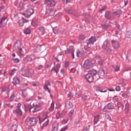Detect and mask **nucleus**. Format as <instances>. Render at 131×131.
Here are the masks:
<instances>
[{
  "instance_id": "nucleus-1",
  "label": "nucleus",
  "mask_w": 131,
  "mask_h": 131,
  "mask_svg": "<svg viewBox=\"0 0 131 131\" xmlns=\"http://www.w3.org/2000/svg\"><path fill=\"white\" fill-rule=\"evenodd\" d=\"M122 14V11L121 10H117L116 12L112 13L110 11H107L105 13V18L108 19V20H111L113 18V16H116L117 17H120Z\"/></svg>"
},
{
  "instance_id": "nucleus-44",
  "label": "nucleus",
  "mask_w": 131,
  "mask_h": 131,
  "mask_svg": "<svg viewBox=\"0 0 131 131\" xmlns=\"http://www.w3.org/2000/svg\"><path fill=\"white\" fill-rule=\"evenodd\" d=\"M32 85L33 86H39V83L38 82H33Z\"/></svg>"
},
{
  "instance_id": "nucleus-17",
  "label": "nucleus",
  "mask_w": 131,
  "mask_h": 131,
  "mask_svg": "<svg viewBox=\"0 0 131 131\" xmlns=\"http://www.w3.org/2000/svg\"><path fill=\"white\" fill-rule=\"evenodd\" d=\"M85 78L89 82H93L94 81V77L92 75H89L88 76V74L86 75Z\"/></svg>"
},
{
  "instance_id": "nucleus-42",
  "label": "nucleus",
  "mask_w": 131,
  "mask_h": 131,
  "mask_svg": "<svg viewBox=\"0 0 131 131\" xmlns=\"http://www.w3.org/2000/svg\"><path fill=\"white\" fill-rule=\"evenodd\" d=\"M82 95L80 92H76L75 96L76 98H80Z\"/></svg>"
},
{
  "instance_id": "nucleus-61",
  "label": "nucleus",
  "mask_w": 131,
  "mask_h": 131,
  "mask_svg": "<svg viewBox=\"0 0 131 131\" xmlns=\"http://www.w3.org/2000/svg\"><path fill=\"white\" fill-rule=\"evenodd\" d=\"M67 104L69 105V108H71V107H72V103H71V102H70V101H68V102H67Z\"/></svg>"
},
{
  "instance_id": "nucleus-36",
  "label": "nucleus",
  "mask_w": 131,
  "mask_h": 131,
  "mask_svg": "<svg viewBox=\"0 0 131 131\" xmlns=\"http://www.w3.org/2000/svg\"><path fill=\"white\" fill-rule=\"evenodd\" d=\"M73 113H74V109H72L69 113V115L71 118V120H72V115L73 114Z\"/></svg>"
},
{
  "instance_id": "nucleus-30",
  "label": "nucleus",
  "mask_w": 131,
  "mask_h": 131,
  "mask_svg": "<svg viewBox=\"0 0 131 131\" xmlns=\"http://www.w3.org/2000/svg\"><path fill=\"white\" fill-rule=\"evenodd\" d=\"M17 8H20L19 9L20 11H21V10H24V7L23 6V3H20L18 4H17Z\"/></svg>"
},
{
  "instance_id": "nucleus-43",
  "label": "nucleus",
  "mask_w": 131,
  "mask_h": 131,
  "mask_svg": "<svg viewBox=\"0 0 131 131\" xmlns=\"http://www.w3.org/2000/svg\"><path fill=\"white\" fill-rule=\"evenodd\" d=\"M23 95L24 97H26V96L28 95V93H27V91H26V90H23Z\"/></svg>"
},
{
  "instance_id": "nucleus-25",
  "label": "nucleus",
  "mask_w": 131,
  "mask_h": 131,
  "mask_svg": "<svg viewBox=\"0 0 131 131\" xmlns=\"http://www.w3.org/2000/svg\"><path fill=\"white\" fill-rule=\"evenodd\" d=\"M12 83H14V84H15V83H16V84H19V83H20V81L19 80V79L17 76H15L13 78V82H12Z\"/></svg>"
},
{
  "instance_id": "nucleus-7",
  "label": "nucleus",
  "mask_w": 131,
  "mask_h": 131,
  "mask_svg": "<svg viewBox=\"0 0 131 131\" xmlns=\"http://www.w3.org/2000/svg\"><path fill=\"white\" fill-rule=\"evenodd\" d=\"M83 67L84 69H90L92 67V63L89 60H85Z\"/></svg>"
},
{
  "instance_id": "nucleus-33",
  "label": "nucleus",
  "mask_w": 131,
  "mask_h": 131,
  "mask_svg": "<svg viewBox=\"0 0 131 131\" xmlns=\"http://www.w3.org/2000/svg\"><path fill=\"white\" fill-rule=\"evenodd\" d=\"M4 106L5 107V108H10V109H13V108H14V106L11 105V104H10V103L5 104L4 105Z\"/></svg>"
},
{
  "instance_id": "nucleus-29",
  "label": "nucleus",
  "mask_w": 131,
  "mask_h": 131,
  "mask_svg": "<svg viewBox=\"0 0 131 131\" xmlns=\"http://www.w3.org/2000/svg\"><path fill=\"white\" fill-rule=\"evenodd\" d=\"M16 113L18 114V115H20V116H22L23 115V113L22 112V111L20 108H17L15 110Z\"/></svg>"
},
{
  "instance_id": "nucleus-13",
  "label": "nucleus",
  "mask_w": 131,
  "mask_h": 131,
  "mask_svg": "<svg viewBox=\"0 0 131 131\" xmlns=\"http://www.w3.org/2000/svg\"><path fill=\"white\" fill-rule=\"evenodd\" d=\"M48 118V113L45 112L43 113L42 114V117L39 118V120L40 122H42L43 121H45L46 119Z\"/></svg>"
},
{
  "instance_id": "nucleus-6",
  "label": "nucleus",
  "mask_w": 131,
  "mask_h": 131,
  "mask_svg": "<svg viewBox=\"0 0 131 131\" xmlns=\"http://www.w3.org/2000/svg\"><path fill=\"white\" fill-rule=\"evenodd\" d=\"M34 13V11L33 9L30 8L28 10L26 11V13H23L24 16L26 17V18H29V17L32 15Z\"/></svg>"
},
{
  "instance_id": "nucleus-51",
  "label": "nucleus",
  "mask_w": 131,
  "mask_h": 131,
  "mask_svg": "<svg viewBox=\"0 0 131 131\" xmlns=\"http://www.w3.org/2000/svg\"><path fill=\"white\" fill-rule=\"evenodd\" d=\"M56 117L57 119H59L60 117H61V114L59 112H58L56 115Z\"/></svg>"
},
{
  "instance_id": "nucleus-18",
  "label": "nucleus",
  "mask_w": 131,
  "mask_h": 131,
  "mask_svg": "<svg viewBox=\"0 0 131 131\" xmlns=\"http://www.w3.org/2000/svg\"><path fill=\"white\" fill-rule=\"evenodd\" d=\"M69 53H74V48L73 46H70L69 48L67 49V50L65 51L66 54H69Z\"/></svg>"
},
{
  "instance_id": "nucleus-46",
  "label": "nucleus",
  "mask_w": 131,
  "mask_h": 131,
  "mask_svg": "<svg viewBox=\"0 0 131 131\" xmlns=\"http://www.w3.org/2000/svg\"><path fill=\"white\" fill-rule=\"evenodd\" d=\"M12 61H13V62H14V63H19V62H20V59H19L18 58H12Z\"/></svg>"
},
{
  "instance_id": "nucleus-54",
  "label": "nucleus",
  "mask_w": 131,
  "mask_h": 131,
  "mask_svg": "<svg viewBox=\"0 0 131 131\" xmlns=\"http://www.w3.org/2000/svg\"><path fill=\"white\" fill-rule=\"evenodd\" d=\"M66 12L67 13V14H71L72 13V10L71 9H66Z\"/></svg>"
},
{
  "instance_id": "nucleus-40",
  "label": "nucleus",
  "mask_w": 131,
  "mask_h": 131,
  "mask_svg": "<svg viewBox=\"0 0 131 131\" xmlns=\"http://www.w3.org/2000/svg\"><path fill=\"white\" fill-rule=\"evenodd\" d=\"M113 68L115 69V71H119L120 68L117 65H113Z\"/></svg>"
},
{
  "instance_id": "nucleus-37",
  "label": "nucleus",
  "mask_w": 131,
  "mask_h": 131,
  "mask_svg": "<svg viewBox=\"0 0 131 131\" xmlns=\"http://www.w3.org/2000/svg\"><path fill=\"white\" fill-rule=\"evenodd\" d=\"M38 30H39L40 32H41V33H45L46 31V30L43 27H39Z\"/></svg>"
},
{
  "instance_id": "nucleus-26",
  "label": "nucleus",
  "mask_w": 131,
  "mask_h": 131,
  "mask_svg": "<svg viewBox=\"0 0 131 131\" xmlns=\"http://www.w3.org/2000/svg\"><path fill=\"white\" fill-rule=\"evenodd\" d=\"M53 30L54 34H58V33H60V32H61V30L57 27L54 28Z\"/></svg>"
},
{
  "instance_id": "nucleus-27",
  "label": "nucleus",
  "mask_w": 131,
  "mask_h": 131,
  "mask_svg": "<svg viewBox=\"0 0 131 131\" xmlns=\"http://www.w3.org/2000/svg\"><path fill=\"white\" fill-rule=\"evenodd\" d=\"M98 74L100 77H104V75H105V72L103 70H100L98 72Z\"/></svg>"
},
{
  "instance_id": "nucleus-12",
  "label": "nucleus",
  "mask_w": 131,
  "mask_h": 131,
  "mask_svg": "<svg viewBox=\"0 0 131 131\" xmlns=\"http://www.w3.org/2000/svg\"><path fill=\"white\" fill-rule=\"evenodd\" d=\"M20 48H21V42H16L13 46V51H17V50H19L20 49Z\"/></svg>"
},
{
  "instance_id": "nucleus-3",
  "label": "nucleus",
  "mask_w": 131,
  "mask_h": 131,
  "mask_svg": "<svg viewBox=\"0 0 131 131\" xmlns=\"http://www.w3.org/2000/svg\"><path fill=\"white\" fill-rule=\"evenodd\" d=\"M110 47H111L110 42H109L108 40H106L103 42L102 48L103 50L107 52V53H111L112 50L111 49H110Z\"/></svg>"
},
{
  "instance_id": "nucleus-64",
  "label": "nucleus",
  "mask_w": 131,
  "mask_h": 131,
  "mask_svg": "<svg viewBox=\"0 0 131 131\" xmlns=\"http://www.w3.org/2000/svg\"><path fill=\"white\" fill-rule=\"evenodd\" d=\"M116 92H120V87L119 86H117L116 87Z\"/></svg>"
},
{
  "instance_id": "nucleus-31",
  "label": "nucleus",
  "mask_w": 131,
  "mask_h": 131,
  "mask_svg": "<svg viewBox=\"0 0 131 131\" xmlns=\"http://www.w3.org/2000/svg\"><path fill=\"white\" fill-rule=\"evenodd\" d=\"M29 111L30 112H32V113H35V112H37L33 105V106L29 108Z\"/></svg>"
},
{
  "instance_id": "nucleus-55",
  "label": "nucleus",
  "mask_w": 131,
  "mask_h": 131,
  "mask_svg": "<svg viewBox=\"0 0 131 131\" xmlns=\"http://www.w3.org/2000/svg\"><path fill=\"white\" fill-rule=\"evenodd\" d=\"M79 122H80V121L79 120V118H77V119H76V120L75 121V124H78V123H79Z\"/></svg>"
},
{
  "instance_id": "nucleus-11",
  "label": "nucleus",
  "mask_w": 131,
  "mask_h": 131,
  "mask_svg": "<svg viewBox=\"0 0 131 131\" xmlns=\"http://www.w3.org/2000/svg\"><path fill=\"white\" fill-rule=\"evenodd\" d=\"M89 43H86L87 47H89L90 45H94V43L96 41L97 38L95 36H92L90 38H89Z\"/></svg>"
},
{
  "instance_id": "nucleus-45",
  "label": "nucleus",
  "mask_w": 131,
  "mask_h": 131,
  "mask_svg": "<svg viewBox=\"0 0 131 131\" xmlns=\"http://www.w3.org/2000/svg\"><path fill=\"white\" fill-rule=\"evenodd\" d=\"M118 108H121V110L123 109V105L120 102H118Z\"/></svg>"
},
{
  "instance_id": "nucleus-62",
  "label": "nucleus",
  "mask_w": 131,
  "mask_h": 131,
  "mask_svg": "<svg viewBox=\"0 0 131 131\" xmlns=\"http://www.w3.org/2000/svg\"><path fill=\"white\" fill-rule=\"evenodd\" d=\"M113 100L114 102H117V101H118V98H117V96H115L114 97Z\"/></svg>"
},
{
  "instance_id": "nucleus-2",
  "label": "nucleus",
  "mask_w": 131,
  "mask_h": 131,
  "mask_svg": "<svg viewBox=\"0 0 131 131\" xmlns=\"http://www.w3.org/2000/svg\"><path fill=\"white\" fill-rule=\"evenodd\" d=\"M38 119L36 118H30L28 117L26 119V123L28 126H33L37 123Z\"/></svg>"
},
{
  "instance_id": "nucleus-34",
  "label": "nucleus",
  "mask_w": 131,
  "mask_h": 131,
  "mask_svg": "<svg viewBox=\"0 0 131 131\" xmlns=\"http://www.w3.org/2000/svg\"><path fill=\"white\" fill-rule=\"evenodd\" d=\"M99 121V115L94 117V124H96Z\"/></svg>"
},
{
  "instance_id": "nucleus-9",
  "label": "nucleus",
  "mask_w": 131,
  "mask_h": 131,
  "mask_svg": "<svg viewBox=\"0 0 131 131\" xmlns=\"http://www.w3.org/2000/svg\"><path fill=\"white\" fill-rule=\"evenodd\" d=\"M45 4L50 7H55V6H56V2H55L54 0H46L45 1Z\"/></svg>"
},
{
  "instance_id": "nucleus-28",
  "label": "nucleus",
  "mask_w": 131,
  "mask_h": 131,
  "mask_svg": "<svg viewBox=\"0 0 131 131\" xmlns=\"http://www.w3.org/2000/svg\"><path fill=\"white\" fill-rule=\"evenodd\" d=\"M47 12L48 13L49 16H54L55 14V11L53 9H49V11H47Z\"/></svg>"
},
{
  "instance_id": "nucleus-8",
  "label": "nucleus",
  "mask_w": 131,
  "mask_h": 131,
  "mask_svg": "<svg viewBox=\"0 0 131 131\" xmlns=\"http://www.w3.org/2000/svg\"><path fill=\"white\" fill-rule=\"evenodd\" d=\"M49 86H51V83H50L49 81H47L45 82L43 86V90L45 92H48L49 94H51V91L49 89Z\"/></svg>"
},
{
  "instance_id": "nucleus-60",
  "label": "nucleus",
  "mask_w": 131,
  "mask_h": 131,
  "mask_svg": "<svg viewBox=\"0 0 131 131\" xmlns=\"http://www.w3.org/2000/svg\"><path fill=\"white\" fill-rule=\"evenodd\" d=\"M69 120V119H64L62 121V123H63L64 124H66V123H67L68 122Z\"/></svg>"
},
{
  "instance_id": "nucleus-14",
  "label": "nucleus",
  "mask_w": 131,
  "mask_h": 131,
  "mask_svg": "<svg viewBox=\"0 0 131 131\" xmlns=\"http://www.w3.org/2000/svg\"><path fill=\"white\" fill-rule=\"evenodd\" d=\"M112 43L115 49L119 48V42L117 40H112Z\"/></svg>"
},
{
  "instance_id": "nucleus-52",
  "label": "nucleus",
  "mask_w": 131,
  "mask_h": 131,
  "mask_svg": "<svg viewBox=\"0 0 131 131\" xmlns=\"http://www.w3.org/2000/svg\"><path fill=\"white\" fill-rule=\"evenodd\" d=\"M15 71H17V70L14 69H13L11 72L10 73V75H14L15 74Z\"/></svg>"
},
{
  "instance_id": "nucleus-16",
  "label": "nucleus",
  "mask_w": 131,
  "mask_h": 131,
  "mask_svg": "<svg viewBox=\"0 0 131 131\" xmlns=\"http://www.w3.org/2000/svg\"><path fill=\"white\" fill-rule=\"evenodd\" d=\"M90 75H92V76H96L97 75V71L95 70H92L91 71H89L88 73V76H89Z\"/></svg>"
},
{
  "instance_id": "nucleus-21",
  "label": "nucleus",
  "mask_w": 131,
  "mask_h": 131,
  "mask_svg": "<svg viewBox=\"0 0 131 131\" xmlns=\"http://www.w3.org/2000/svg\"><path fill=\"white\" fill-rule=\"evenodd\" d=\"M58 129H59V125H58V123L53 124L52 131H58Z\"/></svg>"
},
{
  "instance_id": "nucleus-49",
  "label": "nucleus",
  "mask_w": 131,
  "mask_h": 131,
  "mask_svg": "<svg viewBox=\"0 0 131 131\" xmlns=\"http://www.w3.org/2000/svg\"><path fill=\"white\" fill-rule=\"evenodd\" d=\"M30 30L29 29H26L25 31H24V33H25V34H30Z\"/></svg>"
},
{
  "instance_id": "nucleus-59",
  "label": "nucleus",
  "mask_w": 131,
  "mask_h": 131,
  "mask_svg": "<svg viewBox=\"0 0 131 131\" xmlns=\"http://www.w3.org/2000/svg\"><path fill=\"white\" fill-rule=\"evenodd\" d=\"M71 0H62V3L63 4H68V3H70Z\"/></svg>"
},
{
  "instance_id": "nucleus-4",
  "label": "nucleus",
  "mask_w": 131,
  "mask_h": 131,
  "mask_svg": "<svg viewBox=\"0 0 131 131\" xmlns=\"http://www.w3.org/2000/svg\"><path fill=\"white\" fill-rule=\"evenodd\" d=\"M20 73L23 76H25L26 77H30V76H31V74L33 73V70L27 69L26 70H21L20 72Z\"/></svg>"
},
{
  "instance_id": "nucleus-47",
  "label": "nucleus",
  "mask_w": 131,
  "mask_h": 131,
  "mask_svg": "<svg viewBox=\"0 0 131 131\" xmlns=\"http://www.w3.org/2000/svg\"><path fill=\"white\" fill-rule=\"evenodd\" d=\"M102 28H103V29H105V30H106V29H107V28L109 27V25L107 24H103L102 25Z\"/></svg>"
},
{
  "instance_id": "nucleus-38",
  "label": "nucleus",
  "mask_w": 131,
  "mask_h": 131,
  "mask_svg": "<svg viewBox=\"0 0 131 131\" xmlns=\"http://www.w3.org/2000/svg\"><path fill=\"white\" fill-rule=\"evenodd\" d=\"M15 97H16V96L14 94H12L9 99V101L10 102H13V101H14V99H15Z\"/></svg>"
},
{
  "instance_id": "nucleus-5",
  "label": "nucleus",
  "mask_w": 131,
  "mask_h": 131,
  "mask_svg": "<svg viewBox=\"0 0 131 131\" xmlns=\"http://www.w3.org/2000/svg\"><path fill=\"white\" fill-rule=\"evenodd\" d=\"M35 59H36L35 55L32 54L30 55H27L24 58L23 61L24 62L27 63V62H32V61L35 60Z\"/></svg>"
},
{
  "instance_id": "nucleus-39",
  "label": "nucleus",
  "mask_w": 131,
  "mask_h": 131,
  "mask_svg": "<svg viewBox=\"0 0 131 131\" xmlns=\"http://www.w3.org/2000/svg\"><path fill=\"white\" fill-rule=\"evenodd\" d=\"M126 36L127 37V38H131V30L126 32Z\"/></svg>"
},
{
  "instance_id": "nucleus-10",
  "label": "nucleus",
  "mask_w": 131,
  "mask_h": 131,
  "mask_svg": "<svg viewBox=\"0 0 131 131\" xmlns=\"http://www.w3.org/2000/svg\"><path fill=\"white\" fill-rule=\"evenodd\" d=\"M33 106L35 108L36 111H39L40 108H41V104L38 102H35L33 104Z\"/></svg>"
},
{
  "instance_id": "nucleus-24",
  "label": "nucleus",
  "mask_w": 131,
  "mask_h": 131,
  "mask_svg": "<svg viewBox=\"0 0 131 131\" xmlns=\"http://www.w3.org/2000/svg\"><path fill=\"white\" fill-rule=\"evenodd\" d=\"M81 98L83 101H86V99H88V92H85V93H83L81 95Z\"/></svg>"
},
{
  "instance_id": "nucleus-50",
  "label": "nucleus",
  "mask_w": 131,
  "mask_h": 131,
  "mask_svg": "<svg viewBox=\"0 0 131 131\" xmlns=\"http://www.w3.org/2000/svg\"><path fill=\"white\" fill-rule=\"evenodd\" d=\"M125 113L127 114L129 112V106H126L125 108Z\"/></svg>"
},
{
  "instance_id": "nucleus-19",
  "label": "nucleus",
  "mask_w": 131,
  "mask_h": 131,
  "mask_svg": "<svg viewBox=\"0 0 131 131\" xmlns=\"http://www.w3.org/2000/svg\"><path fill=\"white\" fill-rule=\"evenodd\" d=\"M18 53L19 55L23 56V55H25V54H26V49L25 48H20L18 50Z\"/></svg>"
},
{
  "instance_id": "nucleus-48",
  "label": "nucleus",
  "mask_w": 131,
  "mask_h": 131,
  "mask_svg": "<svg viewBox=\"0 0 131 131\" xmlns=\"http://www.w3.org/2000/svg\"><path fill=\"white\" fill-rule=\"evenodd\" d=\"M37 69L38 70H40V69H41V70H45V67L42 65H40L37 67Z\"/></svg>"
},
{
  "instance_id": "nucleus-20",
  "label": "nucleus",
  "mask_w": 131,
  "mask_h": 131,
  "mask_svg": "<svg viewBox=\"0 0 131 131\" xmlns=\"http://www.w3.org/2000/svg\"><path fill=\"white\" fill-rule=\"evenodd\" d=\"M54 107H55V102L52 101L50 107L48 108L49 111L50 112H53V111H54V109H55Z\"/></svg>"
},
{
  "instance_id": "nucleus-23",
  "label": "nucleus",
  "mask_w": 131,
  "mask_h": 131,
  "mask_svg": "<svg viewBox=\"0 0 131 131\" xmlns=\"http://www.w3.org/2000/svg\"><path fill=\"white\" fill-rule=\"evenodd\" d=\"M84 53V51L83 50H77L76 54H77V57H81L82 55H83Z\"/></svg>"
},
{
  "instance_id": "nucleus-32",
  "label": "nucleus",
  "mask_w": 131,
  "mask_h": 131,
  "mask_svg": "<svg viewBox=\"0 0 131 131\" xmlns=\"http://www.w3.org/2000/svg\"><path fill=\"white\" fill-rule=\"evenodd\" d=\"M106 107L107 108V109H108L109 110H111L112 109H114V108H115V107L112 104L108 103L107 105H106Z\"/></svg>"
},
{
  "instance_id": "nucleus-63",
  "label": "nucleus",
  "mask_w": 131,
  "mask_h": 131,
  "mask_svg": "<svg viewBox=\"0 0 131 131\" xmlns=\"http://www.w3.org/2000/svg\"><path fill=\"white\" fill-rule=\"evenodd\" d=\"M68 98H69V99H71V98H72V94H71V92H69L68 94Z\"/></svg>"
},
{
  "instance_id": "nucleus-56",
  "label": "nucleus",
  "mask_w": 131,
  "mask_h": 131,
  "mask_svg": "<svg viewBox=\"0 0 131 131\" xmlns=\"http://www.w3.org/2000/svg\"><path fill=\"white\" fill-rule=\"evenodd\" d=\"M32 99H33V97H30L29 98H27L26 99V101L27 102H30V101H32Z\"/></svg>"
},
{
  "instance_id": "nucleus-57",
  "label": "nucleus",
  "mask_w": 131,
  "mask_h": 131,
  "mask_svg": "<svg viewBox=\"0 0 131 131\" xmlns=\"http://www.w3.org/2000/svg\"><path fill=\"white\" fill-rule=\"evenodd\" d=\"M48 124H49V120H47L43 124L42 127H46V126H48Z\"/></svg>"
},
{
  "instance_id": "nucleus-35",
  "label": "nucleus",
  "mask_w": 131,
  "mask_h": 131,
  "mask_svg": "<svg viewBox=\"0 0 131 131\" xmlns=\"http://www.w3.org/2000/svg\"><path fill=\"white\" fill-rule=\"evenodd\" d=\"M95 58L98 60V61H101V62H104V59H102V57L100 56L99 55H96Z\"/></svg>"
},
{
  "instance_id": "nucleus-41",
  "label": "nucleus",
  "mask_w": 131,
  "mask_h": 131,
  "mask_svg": "<svg viewBox=\"0 0 131 131\" xmlns=\"http://www.w3.org/2000/svg\"><path fill=\"white\" fill-rule=\"evenodd\" d=\"M99 90V92H100V93H107V90H105L104 89H102L101 88H98Z\"/></svg>"
},
{
  "instance_id": "nucleus-58",
  "label": "nucleus",
  "mask_w": 131,
  "mask_h": 131,
  "mask_svg": "<svg viewBox=\"0 0 131 131\" xmlns=\"http://www.w3.org/2000/svg\"><path fill=\"white\" fill-rule=\"evenodd\" d=\"M107 9V6H104L102 9L99 10V12H103V11H105Z\"/></svg>"
},
{
  "instance_id": "nucleus-15",
  "label": "nucleus",
  "mask_w": 131,
  "mask_h": 131,
  "mask_svg": "<svg viewBox=\"0 0 131 131\" xmlns=\"http://www.w3.org/2000/svg\"><path fill=\"white\" fill-rule=\"evenodd\" d=\"M6 20H7V17H2L0 21V28L1 27H3V26H5L6 25Z\"/></svg>"
},
{
  "instance_id": "nucleus-22",
  "label": "nucleus",
  "mask_w": 131,
  "mask_h": 131,
  "mask_svg": "<svg viewBox=\"0 0 131 131\" xmlns=\"http://www.w3.org/2000/svg\"><path fill=\"white\" fill-rule=\"evenodd\" d=\"M58 72H59V70L57 69H56V67H54L51 70V73L52 74H56V75H58Z\"/></svg>"
},
{
  "instance_id": "nucleus-53",
  "label": "nucleus",
  "mask_w": 131,
  "mask_h": 131,
  "mask_svg": "<svg viewBox=\"0 0 131 131\" xmlns=\"http://www.w3.org/2000/svg\"><path fill=\"white\" fill-rule=\"evenodd\" d=\"M79 39V40H84V39H85V36L84 35H81L80 36Z\"/></svg>"
}]
</instances>
